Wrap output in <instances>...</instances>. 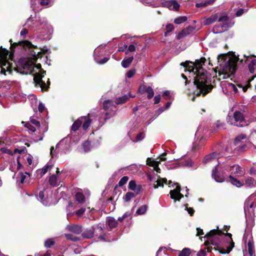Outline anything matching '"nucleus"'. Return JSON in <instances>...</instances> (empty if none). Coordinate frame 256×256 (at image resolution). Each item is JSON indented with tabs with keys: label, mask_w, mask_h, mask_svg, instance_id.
<instances>
[{
	"label": "nucleus",
	"mask_w": 256,
	"mask_h": 256,
	"mask_svg": "<svg viewBox=\"0 0 256 256\" xmlns=\"http://www.w3.org/2000/svg\"><path fill=\"white\" fill-rule=\"evenodd\" d=\"M52 0H40V4L42 6H48L51 4Z\"/></svg>",
	"instance_id": "obj_52"
},
{
	"label": "nucleus",
	"mask_w": 256,
	"mask_h": 256,
	"mask_svg": "<svg viewBox=\"0 0 256 256\" xmlns=\"http://www.w3.org/2000/svg\"><path fill=\"white\" fill-rule=\"evenodd\" d=\"M82 122H84V124H82V128L84 130H86L89 127V126L92 122V120L88 118H86V119H84Z\"/></svg>",
	"instance_id": "obj_33"
},
{
	"label": "nucleus",
	"mask_w": 256,
	"mask_h": 256,
	"mask_svg": "<svg viewBox=\"0 0 256 256\" xmlns=\"http://www.w3.org/2000/svg\"><path fill=\"white\" fill-rule=\"evenodd\" d=\"M135 73H136L135 70H134V69L130 70L127 72L126 76L128 78H130L134 75Z\"/></svg>",
	"instance_id": "obj_53"
},
{
	"label": "nucleus",
	"mask_w": 256,
	"mask_h": 256,
	"mask_svg": "<svg viewBox=\"0 0 256 256\" xmlns=\"http://www.w3.org/2000/svg\"><path fill=\"white\" fill-rule=\"evenodd\" d=\"M94 236L97 237L100 240H105V233L101 226L99 224L92 226Z\"/></svg>",
	"instance_id": "obj_9"
},
{
	"label": "nucleus",
	"mask_w": 256,
	"mask_h": 256,
	"mask_svg": "<svg viewBox=\"0 0 256 256\" xmlns=\"http://www.w3.org/2000/svg\"><path fill=\"white\" fill-rule=\"evenodd\" d=\"M52 167V166L46 165L44 166L41 170H40V176L42 177V176L46 174L48 170H50Z\"/></svg>",
	"instance_id": "obj_38"
},
{
	"label": "nucleus",
	"mask_w": 256,
	"mask_h": 256,
	"mask_svg": "<svg viewBox=\"0 0 256 256\" xmlns=\"http://www.w3.org/2000/svg\"><path fill=\"white\" fill-rule=\"evenodd\" d=\"M84 119H86V116H82L75 121L72 126V130L74 132L77 130L80 127Z\"/></svg>",
	"instance_id": "obj_19"
},
{
	"label": "nucleus",
	"mask_w": 256,
	"mask_h": 256,
	"mask_svg": "<svg viewBox=\"0 0 256 256\" xmlns=\"http://www.w3.org/2000/svg\"><path fill=\"white\" fill-rule=\"evenodd\" d=\"M82 236L86 238H90L94 236V232L92 229V226L90 229L85 230L82 233Z\"/></svg>",
	"instance_id": "obj_24"
},
{
	"label": "nucleus",
	"mask_w": 256,
	"mask_h": 256,
	"mask_svg": "<svg viewBox=\"0 0 256 256\" xmlns=\"http://www.w3.org/2000/svg\"><path fill=\"white\" fill-rule=\"evenodd\" d=\"M66 228L70 232H72L76 234H78L82 232V228L80 225H68L66 226Z\"/></svg>",
	"instance_id": "obj_13"
},
{
	"label": "nucleus",
	"mask_w": 256,
	"mask_h": 256,
	"mask_svg": "<svg viewBox=\"0 0 256 256\" xmlns=\"http://www.w3.org/2000/svg\"><path fill=\"white\" fill-rule=\"evenodd\" d=\"M50 184L52 186H57L60 184V180L58 179L56 175H51L48 180Z\"/></svg>",
	"instance_id": "obj_22"
},
{
	"label": "nucleus",
	"mask_w": 256,
	"mask_h": 256,
	"mask_svg": "<svg viewBox=\"0 0 256 256\" xmlns=\"http://www.w3.org/2000/svg\"><path fill=\"white\" fill-rule=\"evenodd\" d=\"M128 50L129 52H134L136 50V47L134 44H130L128 48Z\"/></svg>",
	"instance_id": "obj_64"
},
{
	"label": "nucleus",
	"mask_w": 256,
	"mask_h": 256,
	"mask_svg": "<svg viewBox=\"0 0 256 256\" xmlns=\"http://www.w3.org/2000/svg\"><path fill=\"white\" fill-rule=\"evenodd\" d=\"M128 180V178L127 176H123L119 181L118 185L120 186H122L124 185Z\"/></svg>",
	"instance_id": "obj_42"
},
{
	"label": "nucleus",
	"mask_w": 256,
	"mask_h": 256,
	"mask_svg": "<svg viewBox=\"0 0 256 256\" xmlns=\"http://www.w3.org/2000/svg\"><path fill=\"white\" fill-rule=\"evenodd\" d=\"M227 236H229L228 238L227 242L230 243V244L225 248L222 246V240L226 236L221 230H211L206 235V241L205 242L204 244L207 246L208 252H211L212 249V246H214V249L218 250L220 253L228 254L234 248V242L232 240V234H228Z\"/></svg>",
	"instance_id": "obj_2"
},
{
	"label": "nucleus",
	"mask_w": 256,
	"mask_h": 256,
	"mask_svg": "<svg viewBox=\"0 0 256 256\" xmlns=\"http://www.w3.org/2000/svg\"><path fill=\"white\" fill-rule=\"evenodd\" d=\"M139 91L142 93L146 92L148 99L152 98L154 95V92L152 88L150 86L146 85L141 86L139 88Z\"/></svg>",
	"instance_id": "obj_11"
},
{
	"label": "nucleus",
	"mask_w": 256,
	"mask_h": 256,
	"mask_svg": "<svg viewBox=\"0 0 256 256\" xmlns=\"http://www.w3.org/2000/svg\"><path fill=\"white\" fill-rule=\"evenodd\" d=\"M228 86L229 89L232 90L234 92L236 93L238 92V88L234 84L232 83H228Z\"/></svg>",
	"instance_id": "obj_51"
},
{
	"label": "nucleus",
	"mask_w": 256,
	"mask_h": 256,
	"mask_svg": "<svg viewBox=\"0 0 256 256\" xmlns=\"http://www.w3.org/2000/svg\"><path fill=\"white\" fill-rule=\"evenodd\" d=\"M128 99V96L124 95L116 99L115 103L117 104H122L125 102Z\"/></svg>",
	"instance_id": "obj_30"
},
{
	"label": "nucleus",
	"mask_w": 256,
	"mask_h": 256,
	"mask_svg": "<svg viewBox=\"0 0 256 256\" xmlns=\"http://www.w3.org/2000/svg\"><path fill=\"white\" fill-rule=\"evenodd\" d=\"M187 20V17L186 16H180L176 18L174 22L176 24H180L185 22Z\"/></svg>",
	"instance_id": "obj_34"
},
{
	"label": "nucleus",
	"mask_w": 256,
	"mask_h": 256,
	"mask_svg": "<svg viewBox=\"0 0 256 256\" xmlns=\"http://www.w3.org/2000/svg\"><path fill=\"white\" fill-rule=\"evenodd\" d=\"M10 44H11V46H10V48L12 49V50L13 48H14L16 46L18 45V44H17L16 42H14L13 44H12V40H10ZM18 44H22L24 45V46H27V47H29V48H32L34 46L29 42L28 41H24V42H18Z\"/></svg>",
	"instance_id": "obj_23"
},
{
	"label": "nucleus",
	"mask_w": 256,
	"mask_h": 256,
	"mask_svg": "<svg viewBox=\"0 0 256 256\" xmlns=\"http://www.w3.org/2000/svg\"><path fill=\"white\" fill-rule=\"evenodd\" d=\"M44 193L43 191H41L39 192L38 196V200L41 202L44 205H48V203L46 201L44 200Z\"/></svg>",
	"instance_id": "obj_35"
},
{
	"label": "nucleus",
	"mask_w": 256,
	"mask_h": 256,
	"mask_svg": "<svg viewBox=\"0 0 256 256\" xmlns=\"http://www.w3.org/2000/svg\"><path fill=\"white\" fill-rule=\"evenodd\" d=\"M127 170L132 171V172H135L138 171V167L136 164H132L127 168Z\"/></svg>",
	"instance_id": "obj_47"
},
{
	"label": "nucleus",
	"mask_w": 256,
	"mask_h": 256,
	"mask_svg": "<svg viewBox=\"0 0 256 256\" xmlns=\"http://www.w3.org/2000/svg\"><path fill=\"white\" fill-rule=\"evenodd\" d=\"M218 19V16L217 14H212L208 18H206L204 21V25H209L214 23Z\"/></svg>",
	"instance_id": "obj_20"
},
{
	"label": "nucleus",
	"mask_w": 256,
	"mask_h": 256,
	"mask_svg": "<svg viewBox=\"0 0 256 256\" xmlns=\"http://www.w3.org/2000/svg\"><path fill=\"white\" fill-rule=\"evenodd\" d=\"M104 109L106 111L105 119H108L114 115L116 106L112 100H107L104 102Z\"/></svg>",
	"instance_id": "obj_7"
},
{
	"label": "nucleus",
	"mask_w": 256,
	"mask_h": 256,
	"mask_svg": "<svg viewBox=\"0 0 256 256\" xmlns=\"http://www.w3.org/2000/svg\"><path fill=\"white\" fill-rule=\"evenodd\" d=\"M218 166H216L212 170V177L214 180L218 182H222L224 181V178L222 176H220L218 174Z\"/></svg>",
	"instance_id": "obj_17"
},
{
	"label": "nucleus",
	"mask_w": 256,
	"mask_h": 256,
	"mask_svg": "<svg viewBox=\"0 0 256 256\" xmlns=\"http://www.w3.org/2000/svg\"><path fill=\"white\" fill-rule=\"evenodd\" d=\"M190 254V250L188 248H184L182 250L178 256H189Z\"/></svg>",
	"instance_id": "obj_43"
},
{
	"label": "nucleus",
	"mask_w": 256,
	"mask_h": 256,
	"mask_svg": "<svg viewBox=\"0 0 256 256\" xmlns=\"http://www.w3.org/2000/svg\"><path fill=\"white\" fill-rule=\"evenodd\" d=\"M50 154L51 155V156L52 158H54L55 156H56V151L54 150V146H52L50 148Z\"/></svg>",
	"instance_id": "obj_63"
},
{
	"label": "nucleus",
	"mask_w": 256,
	"mask_h": 256,
	"mask_svg": "<svg viewBox=\"0 0 256 256\" xmlns=\"http://www.w3.org/2000/svg\"><path fill=\"white\" fill-rule=\"evenodd\" d=\"M224 31L223 26H220L216 25L212 28V32L214 34L221 33Z\"/></svg>",
	"instance_id": "obj_37"
},
{
	"label": "nucleus",
	"mask_w": 256,
	"mask_h": 256,
	"mask_svg": "<svg viewBox=\"0 0 256 256\" xmlns=\"http://www.w3.org/2000/svg\"><path fill=\"white\" fill-rule=\"evenodd\" d=\"M148 209V206L146 205H142L140 207L136 210V213L138 214H144L146 213Z\"/></svg>",
	"instance_id": "obj_32"
},
{
	"label": "nucleus",
	"mask_w": 256,
	"mask_h": 256,
	"mask_svg": "<svg viewBox=\"0 0 256 256\" xmlns=\"http://www.w3.org/2000/svg\"><path fill=\"white\" fill-rule=\"evenodd\" d=\"M210 3L209 2H201V3H200V4H196V6L197 8H200V7H204V6H207V5L208 4H209Z\"/></svg>",
	"instance_id": "obj_61"
},
{
	"label": "nucleus",
	"mask_w": 256,
	"mask_h": 256,
	"mask_svg": "<svg viewBox=\"0 0 256 256\" xmlns=\"http://www.w3.org/2000/svg\"><path fill=\"white\" fill-rule=\"evenodd\" d=\"M166 6L170 9L173 10H178L180 8V4L176 0H170L167 2L166 4Z\"/></svg>",
	"instance_id": "obj_21"
},
{
	"label": "nucleus",
	"mask_w": 256,
	"mask_h": 256,
	"mask_svg": "<svg viewBox=\"0 0 256 256\" xmlns=\"http://www.w3.org/2000/svg\"><path fill=\"white\" fill-rule=\"evenodd\" d=\"M106 223L110 229L116 228L118 225L116 220L113 217H108L106 218Z\"/></svg>",
	"instance_id": "obj_18"
},
{
	"label": "nucleus",
	"mask_w": 256,
	"mask_h": 256,
	"mask_svg": "<svg viewBox=\"0 0 256 256\" xmlns=\"http://www.w3.org/2000/svg\"><path fill=\"white\" fill-rule=\"evenodd\" d=\"M228 123L238 127H243L248 125L242 111L235 110L233 107L228 112L226 117Z\"/></svg>",
	"instance_id": "obj_4"
},
{
	"label": "nucleus",
	"mask_w": 256,
	"mask_h": 256,
	"mask_svg": "<svg viewBox=\"0 0 256 256\" xmlns=\"http://www.w3.org/2000/svg\"><path fill=\"white\" fill-rule=\"evenodd\" d=\"M167 180L166 178H159L156 182V183L154 184L153 187L154 188H157L159 186L163 187L164 184H166Z\"/></svg>",
	"instance_id": "obj_25"
},
{
	"label": "nucleus",
	"mask_w": 256,
	"mask_h": 256,
	"mask_svg": "<svg viewBox=\"0 0 256 256\" xmlns=\"http://www.w3.org/2000/svg\"><path fill=\"white\" fill-rule=\"evenodd\" d=\"M206 62V58H201L200 60H196L195 62H186L180 64L184 66L186 72H192L194 74H196L194 84L196 86L197 90L194 92V96H199L201 94L205 96L212 88L210 78H208L206 70L202 68V66Z\"/></svg>",
	"instance_id": "obj_1"
},
{
	"label": "nucleus",
	"mask_w": 256,
	"mask_h": 256,
	"mask_svg": "<svg viewBox=\"0 0 256 256\" xmlns=\"http://www.w3.org/2000/svg\"><path fill=\"white\" fill-rule=\"evenodd\" d=\"M238 60V58L234 56L230 58L228 60L225 62L222 68L223 73L220 74V76H222L223 79L230 77L232 74L234 73Z\"/></svg>",
	"instance_id": "obj_5"
},
{
	"label": "nucleus",
	"mask_w": 256,
	"mask_h": 256,
	"mask_svg": "<svg viewBox=\"0 0 256 256\" xmlns=\"http://www.w3.org/2000/svg\"><path fill=\"white\" fill-rule=\"evenodd\" d=\"M135 196V194L134 193L132 192H128L126 194L124 200L126 202L130 201L132 198Z\"/></svg>",
	"instance_id": "obj_41"
},
{
	"label": "nucleus",
	"mask_w": 256,
	"mask_h": 256,
	"mask_svg": "<svg viewBox=\"0 0 256 256\" xmlns=\"http://www.w3.org/2000/svg\"><path fill=\"white\" fill-rule=\"evenodd\" d=\"M176 184V188L174 190H172L170 192V198L172 199H176L179 200L181 199L184 196L180 194V186L178 184Z\"/></svg>",
	"instance_id": "obj_10"
},
{
	"label": "nucleus",
	"mask_w": 256,
	"mask_h": 256,
	"mask_svg": "<svg viewBox=\"0 0 256 256\" xmlns=\"http://www.w3.org/2000/svg\"><path fill=\"white\" fill-rule=\"evenodd\" d=\"M206 252H208L207 246L204 248L203 250H200L198 253V256H206Z\"/></svg>",
	"instance_id": "obj_50"
},
{
	"label": "nucleus",
	"mask_w": 256,
	"mask_h": 256,
	"mask_svg": "<svg viewBox=\"0 0 256 256\" xmlns=\"http://www.w3.org/2000/svg\"><path fill=\"white\" fill-rule=\"evenodd\" d=\"M188 29H184V30H182L177 36V38L178 39H180L181 38H182V37L186 36V35H187L188 32Z\"/></svg>",
	"instance_id": "obj_45"
},
{
	"label": "nucleus",
	"mask_w": 256,
	"mask_h": 256,
	"mask_svg": "<svg viewBox=\"0 0 256 256\" xmlns=\"http://www.w3.org/2000/svg\"><path fill=\"white\" fill-rule=\"evenodd\" d=\"M75 196L76 200L78 202L82 204L85 202V196L82 192H77Z\"/></svg>",
	"instance_id": "obj_28"
},
{
	"label": "nucleus",
	"mask_w": 256,
	"mask_h": 256,
	"mask_svg": "<svg viewBox=\"0 0 256 256\" xmlns=\"http://www.w3.org/2000/svg\"><path fill=\"white\" fill-rule=\"evenodd\" d=\"M160 100V94L154 96V104H158Z\"/></svg>",
	"instance_id": "obj_60"
},
{
	"label": "nucleus",
	"mask_w": 256,
	"mask_h": 256,
	"mask_svg": "<svg viewBox=\"0 0 256 256\" xmlns=\"http://www.w3.org/2000/svg\"><path fill=\"white\" fill-rule=\"evenodd\" d=\"M254 56H246L244 55L245 58V62L248 63V67L250 73H254L256 68V59L253 58Z\"/></svg>",
	"instance_id": "obj_8"
},
{
	"label": "nucleus",
	"mask_w": 256,
	"mask_h": 256,
	"mask_svg": "<svg viewBox=\"0 0 256 256\" xmlns=\"http://www.w3.org/2000/svg\"><path fill=\"white\" fill-rule=\"evenodd\" d=\"M8 51L4 48H0V66L2 68V72L6 71V66L7 71L10 73L13 70L16 71L22 74H31L34 71V64L32 61H27L24 63H22L20 66L14 67L12 64L10 63L8 58Z\"/></svg>",
	"instance_id": "obj_3"
},
{
	"label": "nucleus",
	"mask_w": 256,
	"mask_h": 256,
	"mask_svg": "<svg viewBox=\"0 0 256 256\" xmlns=\"http://www.w3.org/2000/svg\"><path fill=\"white\" fill-rule=\"evenodd\" d=\"M83 148L85 152H88L90 148V142L88 141L85 142L82 144Z\"/></svg>",
	"instance_id": "obj_48"
},
{
	"label": "nucleus",
	"mask_w": 256,
	"mask_h": 256,
	"mask_svg": "<svg viewBox=\"0 0 256 256\" xmlns=\"http://www.w3.org/2000/svg\"><path fill=\"white\" fill-rule=\"evenodd\" d=\"M234 164H226L224 166L223 168V170H222V172H224V170H226L228 172H230L232 171V168H233Z\"/></svg>",
	"instance_id": "obj_46"
},
{
	"label": "nucleus",
	"mask_w": 256,
	"mask_h": 256,
	"mask_svg": "<svg viewBox=\"0 0 256 256\" xmlns=\"http://www.w3.org/2000/svg\"><path fill=\"white\" fill-rule=\"evenodd\" d=\"M249 254L252 256L254 254L252 244L250 242L248 244Z\"/></svg>",
	"instance_id": "obj_54"
},
{
	"label": "nucleus",
	"mask_w": 256,
	"mask_h": 256,
	"mask_svg": "<svg viewBox=\"0 0 256 256\" xmlns=\"http://www.w3.org/2000/svg\"><path fill=\"white\" fill-rule=\"evenodd\" d=\"M30 121L32 124L35 125L38 128H39L40 127V122L38 120H36V119H35L33 118H31L30 119Z\"/></svg>",
	"instance_id": "obj_49"
},
{
	"label": "nucleus",
	"mask_w": 256,
	"mask_h": 256,
	"mask_svg": "<svg viewBox=\"0 0 256 256\" xmlns=\"http://www.w3.org/2000/svg\"><path fill=\"white\" fill-rule=\"evenodd\" d=\"M166 153H164L160 158H158L156 160H152L151 158H148L147 160V164L150 166L154 167L156 165H158L161 161H164L166 160V158L164 157Z\"/></svg>",
	"instance_id": "obj_12"
},
{
	"label": "nucleus",
	"mask_w": 256,
	"mask_h": 256,
	"mask_svg": "<svg viewBox=\"0 0 256 256\" xmlns=\"http://www.w3.org/2000/svg\"><path fill=\"white\" fill-rule=\"evenodd\" d=\"M54 244V240L53 238H48L45 241L44 246L46 247L50 248Z\"/></svg>",
	"instance_id": "obj_40"
},
{
	"label": "nucleus",
	"mask_w": 256,
	"mask_h": 256,
	"mask_svg": "<svg viewBox=\"0 0 256 256\" xmlns=\"http://www.w3.org/2000/svg\"><path fill=\"white\" fill-rule=\"evenodd\" d=\"M85 211L86 209L84 208H81L80 209L76 211L75 213L77 216H80L83 214Z\"/></svg>",
	"instance_id": "obj_55"
},
{
	"label": "nucleus",
	"mask_w": 256,
	"mask_h": 256,
	"mask_svg": "<svg viewBox=\"0 0 256 256\" xmlns=\"http://www.w3.org/2000/svg\"><path fill=\"white\" fill-rule=\"evenodd\" d=\"M26 126L32 132H34L36 131V128L33 126H32L30 124L28 123L26 124Z\"/></svg>",
	"instance_id": "obj_59"
},
{
	"label": "nucleus",
	"mask_w": 256,
	"mask_h": 256,
	"mask_svg": "<svg viewBox=\"0 0 256 256\" xmlns=\"http://www.w3.org/2000/svg\"><path fill=\"white\" fill-rule=\"evenodd\" d=\"M246 138V136L244 134H241L238 136L235 139L234 144H238L242 140H244Z\"/></svg>",
	"instance_id": "obj_36"
},
{
	"label": "nucleus",
	"mask_w": 256,
	"mask_h": 256,
	"mask_svg": "<svg viewBox=\"0 0 256 256\" xmlns=\"http://www.w3.org/2000/svg\"><path fill=\"white\" fill-rule=\"evenodd\" d=\"M36 67L37 69L40 70V73H37L34 74V80L35 83L38 84L41 88L42 90H46L48 88L46 83L42 80V78L44 76V75L46 73V71L42 69L41 64H36L34 68Z\"/></svg>",
	"instance_id": "obj_6"
},
{
	"label": "nucleus",
	"mask_w": 256,
	"mask_h": 256,
	"mask_svg": "<svg viewBox=\"0 0 256 256\" xmlns=\"http://www.w3.org/2000/svg\"><path fill=\"white\" fill-rule=\"evenodd\" d=\"M230 181V183L238 188L241 187L243 186V184L236 178H233L231 175L229 176Z\"/></svg>",
	"instance_id": "obj_26"
},
{
	"label": "nucleus",
	"mask_w": 256,
	"mask_h": 256,
	"mask_svg": "<svg viewBox=\"0 0 256 256\" xmlns=\"http://www.w3.org/2000/svg\"><path fill=\"white\" fill-rule=\"evenodd\" d=\"M216 126L218 128H224V126H225V124L224 123L221 122L220 121V120H218L216 122Z\"/></svg>",
	"instance_id": "obj_57"
},
{
	"label": "nucleus",
	"mask_w": 256,
	"mask_h": 256,
	"mask_svg": "<svg viewBox=\"0 0 256 256\" xmlns=\"http://www.w3.org/2000/svg\"><path fill=\"white\" fill-rule=\"evenodd\" d=\"M219 157L218 156V154L214 152L208 156H206L204 159V164H208L210 162H216L218 159Z\"/></svg>",
	"instance_id": "obj_14"
},
{
	"label": "nucleus",
	"mask_w": 256,
	"mask_h": 256,
	"mask_svg": "<svg viewBox=\"0 0 256 256\" xmlns=\"http://www.w3.org/2000/svg\"><path fill=\"white\" fill-rule=\"evenodd\" d=\"M38 111L40 112H44V110L45 109L44 105L41 102L40 103V104L38 105Z\"/></svg>",
	"instance_id": "obj_58"
},
{
	"label": "nucleus",
	"mask_w": 256,
	"mask_h": 256,
	"mask_svg": "<svg viewBox=\"0 0 256 256\" xmlns=\"http://www.w3.org/2000/svg\"><path fill=\"white\" fill-rule=\"evenodd\" d=\"M255 184V181L254 179L250 176H248L246 178L245 180V184L250 188H252L254 186Z\"/></svg>",
	"instance_id": "obj_29"
},
{
	"label": "nucleus",
	"mask_w": 256,
	"mask_h": 256,
	"mask_svg": "<svg viewBox=\"0 0 256 256\" xmlns=\"http://www.w3.org/2000/svg\"><path fill=\"white\" fill-rule=\"evenodd\" d=\"M230 172L232 174H236L238 176H242L244 174V172L242 168L237 164H234L233 168Z\"/></svg>",
	"instance_id": "obj_15"
},
{
	"label": "nucleus",
	"mask_w": 256,
	"mask_h": 256,
	"mask_svg": "<svg viewBox=\"0 0 256 256\" xmlns=\"http://www.w3.org/2000/svg\"><path fill=\"white\" fill-rule=\"evenodd\" d=\"M128 188L136 194H138L141 190L142 187L140 185H136L135 180H132L129 182Z\"/></svg>",
	"instance_id": "obj_16"
},
{
	"label": "nucleus",
	"mask_w": 256,
	"mask_h": 256,
	"mask_svg": "<svg viewBox=\"0 0 256 256\" xmlns=\"http://www.w3.org/2000/svg\"><path fill=\"white\" fill-rule=\"evenodd\" d=\"M253 207V202L249 203L248 201H246L244 203V209L245 212L246 210H249L250 208H252Z\"/></svg>",
	"instance_id": "obj_44"
},
{
	"label": "nucleus",
	"mask_w": 256,
	"mask_h": 256,
	"mask_svg": "<svg viewBox=\"0 0 256 256\" xmlns=\"http://www.w3.org/2000/svg\"><path fill=\"white\" fill-rule=\"evenodd\" d=\"M108 58H104L102 60L97 62L98 64H102L106 62L108 60Z\"/></svg>",
	"instance_id": "obj_62"
},
{
	"label": "nucleus",
	"mask_w": 256,
	"mask_h": 256,
	"mask_svg": "<svg viewBox=\"0 0 256 256\" xmlns=\"http://www.w3.org/2000/svg\"><path fill=\"white\" fill-rule=\"evenodd\" d=\"M65 236L66 238V239L70 240L74 242H76V241H78L80 240V238L78 237H77L76 236H74L72 234H66Z\"/></svg>",
	"instance_id": "obj_39"
},
{
	"label": "nucleus",
	"mask_w": 256,
	"mask_h": 256,
	"mask_svg": "<svg viewBox=\"0 0 256 256\" xmlns=\"http://www.w3.org/2000/svg\"><path fill=\"white\" fill-rule=\"evenodd\" d=\"M174 29V26L172 24H168L166 26V32H170Z\"/></svg>",
	"instance_id": "obj_56"
},
{
	"label": "nucleus",
	"mask_w": 256,
	"mask_h": 256,
	"mask_svg": "<svg viewBox=\"0 0 256 256\" xmlns=\"http://www.w3.org/2000/svg\"><path fill=\"white\" fill-rule=\"evenodd\" d=\"M133 56L129 57L128 58H125L122 62V66L124 68H128L133 60Z\"/></svg>",
	"instance_id": "obj_27"
},
{
	"label": "nucleus",
	"mask_w": 256,
	"mask_h": 256,
	"mask_svg": "<svg viewBox=\"0 0 256 256\" xmlns=\"http://www.w3.org/2000/svg\"><path fill=\"white\" fill-rule=\"evenodd\" d=\"M218 21L222 22L224 24H226L228 20V17L226 14H222L219 18L218 17Z\"/></svg>",
	"instance_id": "obj_31"
}]
</instances>
